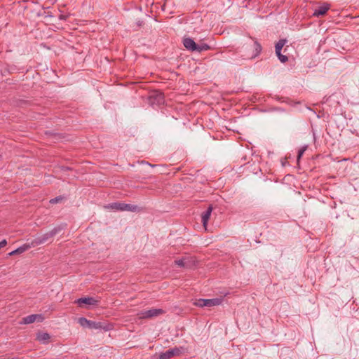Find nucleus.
Listing matches in <instances>:
<instances>
[{
	"label": "nucleus",
	"instance_id": "obj_1",
	"mask_svg": "<svg viewBox=\"0 0 359 359\" xmlns=\"http://www.w3.org/2000/svg\"><path fill=\"white\" fill-rule=\"evenodd\" d=\"M67 226L66 224H61L55 226L52 230L36 236L32 241V247H35L41 244H43L46 242H52L53 238L57 234L60 233L62 231H63Z\"/></svg>",
	"mask_w": 359,
	"mask_h": 359
},
{
	"label": "nucleus",
	"instance_id": "obj_2",
	"mask_svg": "<svg viewBox=\"0 0 359 359\" xmlns=\"http://www.w3.org/2000/svg\"><path fill=\"white\" fill-rule=\"evenodd\" d=\"M78 323L81 325V326L83 327H88L90 329H96V330H109V328L104 325L102 322H95L88 320L84 317H81L78 319Z\"/></svg>",
	"mask_w": 359,
	"mask_h": 359
},
{
	"label": "nucleus",
	"instance_id": "obj_3",
	"mask_svg": "<svg viewBox=\"0 0 359 359\" xmlns=\"http://www.w3.org/2000/svg\"><path fill=\"white\" fill-rule=\"evenodd\" d=\"M223 298H214V299H199L196 300L194 305L198 307H212L222 304Z\"/></svg>",
	"mask_w": 359,
	"mask_h": 359
},
{
	"label": "nucleus",
	"instance_id": "obj_4",
	"mask_svg": "<svg viewBox=\"0 0 359 359\" xmlns=\"http://www.w3.org/2000/svg\"><path fill=\"white\" fill-rule=\"evenodd\" d=\"M164 313H165V311L162 309H151L142 311L138 315L141 319H149L163 315Z\"/></svg>",
	"mask_w": 359,
	"mask_h": 359
},
{
	"label": "nucleus",
	"instance_id": "obj_5",
	"mask_svg": "<svg viewBox=\"0 0 359 359\" xmlns=\"http://www.w3.org/2000/svg\"><path fill=\"white\" fill-rule=\"evenodd\" d=\"M100 302V299L88 297L79 298L75 302V303H76L80 307H82L83 304L97 306Z\"/></svg>",
	"mask_w": 359,
	"mask_h": 359
},
{
	"label": "nucleus",
	"instance_id": "obj_6",
	"mask_svg": "<svg viewBox=\"0 0 359 359\" xmlns=\"http://www.w3.org/2000/svg\"><path fill=\"white\" fill-rule=\"evenodd\" d=\"M44 317L41 314H31L22 319L20 324H31L35 321L42 322Z\"/></svg>",
	"mask_w": 359,
	"mask_h": 359
},
{
	"label": "nucleus",
	"instance_id": "obj_7",
	"mask_svg": "<svg viewBox=\"0 0 359 359\" xmlns=\"http://www.w3.org/2000/svg\"><path fill=\"white\" fill-rule=\"evenodd\" d=\"M330 8V5L328 3H323L322 5L318 6L314 10L313 16L320 17L326 14Z\"/></svg>",
	"mask_w": 359,
	"mask_h": 359
},
{
	"label": "nucleus",
	"instance_id": "obj_8",
	"mask_svg": "<svg viewBox=\"0 0 359 359\" xmlns=\"http://www.w3.org/2000/svg\"><path fill=\"white\" fill-rule=\"evenodd\" d=\"M180 353V351L178 348H170L164 353H161L158 359H170L175 355H177Z\"/></svg>",
	"mask_w": 359,
	"mask_h": 359
},
{
	"label": "nucleus",
	"instance_id": "obj_9",
	"mask_svg": "<svg viewBox=\"0 0 359 359\" xmlns=\"http://www.w3.org/2000/svg\"><path fill=\"white\" fill-rule=\"evenodd\" d=\"M183 45L187 48V50L191 52H195L197 43L194 41L193 39L187 37L183 39Z\"/></svg>",
	"mask_w": 359,
	"mask_h": 359
},
{
	"label": "nucleus",
	"instance_id": "obj_10",
	"mask_svg": "<svg viewBox=\"0 0 359 359\" xmlns=\"http://www.w3.org/2000/svg\"><path fill=\"white\" fill-rule=\"evenodd\" d=\"M212 211V206L210 205L208 206L207 210L204 211L201 214V222L203 223V226L206 229L208 220L210 217L211 213Z\"/></svg>",
	"mask_w": 359,
	"mask_h": 359
},
{
	"label": "nucleus",
	"instance_id": "obj_11",
	"mask_svg": "<svg viewBox=\"0 0 359 359\" xmlns=\"http://www.w3.org/2000/svg\"><path fill=\"white\" fill-rule=\"evenodd\" d=\"M32 247V243H25V244L22 245V246L18 248L15 250H13L12 252H9L8 255L9 256H13V255H15L21 254V253L27 251V250H29Z\"/></svg>",
	"mask_w": 359,
	"mask_h": 359
},
{
	"label": "nucleus",
	"instance_id": "obj_12",
	"mask_svg": "<svg viewBox=\"0 0 359 359\" xmlns=\"http://www.w3.org/2000/svg\"><path fill=\"white\" fill-rule=\"evenodd\" d=\"M150 99L153 100L154 102L161 104L164 102V95L160 91H156L150 96Z\"/></svg>",
	"mask_w": 359,
	"mask_h": 359
},
{
	"label": "nucleus",
	"instance_id": "obj_13",
	"mask_svg": "<svg viewBox=\"0 0 359 359\" xmlns=\"http://www.w3.org/2000/svg\"><path fill=\"white\" fill-rule=\"evenodd\" d=\"M50 338V336L47 332H39L37 334L36 339L39 341L46 343L47 342Z\"/></svg>",
	"mask_w": 359,
	"mask_h": 359
},
{
	"label": "nucleus",
	"instance_id": "obj_14",
	"mask_svg": "<svg viewBox=\"0 0 359 359\" xmlns=\"http://www.w3.org/2000/svg\"><path fill=\"white\" fill-rule=\"evenodd\" d=\"M210 49H211V47L208 44L205 43H197L195 52L201 53L203 51H205Z\"/></svg>",
	"mask_w": 359,
	"mask_h": 359
},
{
	"label": "nucleus",
	"instance_id": "obj_15",
	"mask_svg": "<svg viewBox=\"0 0 359 359\" xmlns=\"http://www.w3.org/2000/svg\"><path fill=\"white\" fill-rule=\"evenodd\" d=\"M262 50V48L261 44L257 40H255L254 42V52L255 53L251 56V58H255L258 55H259Z\"/></svg>",
	"mask_w": 359,
	"mask_h": 359
},
{
	"label": "nucleus",
	"instance_id": "obj_16",
	"mask_svg": "<svg viewBox=\"0 0 359 359\" xmlns=\"http://www.w3.org/2000/svg\"><path fill=\"white\" fill-rule=\"evenodd\" d=\"M287 42V39H280L275 46V51L276 53H279V51H281L283 47L285 46V44Z\"/></svg>",
	"mask_w": 359,
	"mask_h": 359
},
{
	"label": "nucleus",
	"instance_id": "obj_17",
	"mask_svg": "<svg viewBox=\"0 0 359 359\" xmlns=\"http://www.w3.org/2000/svg\"><path fill=\"white\" fill-rule=\"evenodd\" d=\"M140 208L136 205L124 203V211L137 212Z\"/></svg>",
	"mask_w": 359,
	"mask_h": 359
},
{
	"label": "nucleus",
	"instance_id": "obj_18",
	"mask_svg": "<svg viewBox=\"0 0 359 359\" xmlns=\"http://www.w3.org/2000/svg\"><path fill=\"white\" fill-rule=\"evenodd\" d=\"M110 207L112 209L124 211V203H120V202L113 203L110 204Z\"/></svg>",
	"mask_w": 359,
	"mask_h": 359
},
{
	"label": "nucleus",
	"instance_id": "obj_19",
	"mask_svg": "<svg viewBox=\"0 0 359 359\" xmlns=\"http://www.w3.org/2000/svg\"><path fill=\"white\" fill-rule=\"evenodd\" d=\"M276 54L281 62L285 63L288 60L287 56L283 55L281 51H279V53H276Z\"/></svg>",
	"mask_w": 359,
	"mask_h": 359
},
{
	"label": "nucleus",
	"instance_id": "obj_20",
	"mask_svg": "<svg viewBox=\"0 0 359 359\" xmlns=\"http://www.w3.org/2000/svg\"><path fill=\"white\" fill-rule=\"evenodd\" d=\"M63 199H64V197H62V196H57L55 198L50 199L49 202L51 204H55V203L61 202Z\"/></svg>",
	"mask_w": 359,
	"mask_h": 359
},
{
	"label": "nucleus",
	"instance_id": "obj_21",
	"mask_svg": "<svg viewBox=\"0 0 359 359\" xmlns=\"http://www.w3.org/2000/svg\"><path fill=\"white\" fill-rule=\"evenodd\" d=\"M307 149V146H304L303 147H302L299 151H298V154H297V161H299L300 160V158H302V156H303L304 153L305 152V151Z\"/></svg>",
	"mask_w": 359,
	"mask_h": 359
},
{
	"label": "nucleus",
	"instance_id": "obj_22",
	"mask_svg": "<svg viewBox=\"0 0 359 359\" xmlns=\"http://www.w3.org/2000/svg\"><path fill=\"white\" fill-rule=\"evenodd\" d=\"M175 264L180 267L184 268L185 266V258L177 259L175 261Z\"/></svg>",
	"mask_w": 359,
	"mask_h": 359
},
{
	"label": "nucleus",
	"instance_id": "obj_23",
	"mask_svg": "<svg viewBox=\"0 0 359 359\" xmlns=\"http://www.w3.org/2000/svg\"><path fill=\"white\" fill-rule=\"evenodd\" d=\"M193 265H194V262L191 260L190 258H189V257L185 258L184 268H187V269L191 268Z\"/></svg>",
	"mask_w": 359,
	"mask_h": 359
},
{
	"label": "nucleus",
	"instance_id": "obj_24",
	"mask_svg": "<svg viewBox=\"0 0 359 359\" xmlns=\"http://www.w3.org/2000/svg\"><path fill=\"white\" fill-rule=\"evenodd\" d=\"M6 245H7V241H6V239H4L3 241H1L0 242V249H1V248L5 247Z\"/></svg>",
	"mask_w": 359,
	"mask_h": 359
},
{
	"label": "nucleus",
	"instance_id": "obj_25",
	"mask_svg": "<svg viewBox=\"0 0 359 359\" xmlns=\"http://www.w3.org/2000/svg\"><path fill=\"white\" fill-rule=\"evenodd\" d=\"M45 134L47 135H53L50 131H46L45 133Z\"/></svg>",
	"mask_w": 359,
	"mask_h": 359
},
{
	"label": "nucleus",
	"instance_id": "obj_26",
	"mask_svg": "<svg viewBox=\"0 0 359 359\" xmlns=\"http://www.w3.org/2000/svg\"><path fill=\"white\" fill-rule=\"evenodd\" d=\"M60 20H65V19H66V18H65V15H61L60 16Z\"/></svg>",
	"mask_w": 359,
	"mask_h": 359
},
{
	"label": "nucleus",
	"instance_id": "obj_27",
	"mask_svg": "<svg viewBox=\"0 0 359 359\" xmlns=\"http://www.w3.org/2000/svg\"><path fill=\"white\" fill-rule=\"evenodd\" d=\"M64 170H71V168H69V167H66Z\"/></svg>",
	"mask_w": 359,
	"mask_h": 359
},
{
	"label": "nucleus",
	"instance_id": "obj_28",
	"mask_svg": "<svg viewBox=\"0 0 359 359\" xmlns=\"http://www.w3.org/2000/svg\"><path fill=\"white\" fill-rule=\"evenodd\" d=\"M142 22H137V25H138V26H141V25H142Z\"/></svg>",
	"mask_w": 359,
	"mask_h": 359
}]
</instances>
